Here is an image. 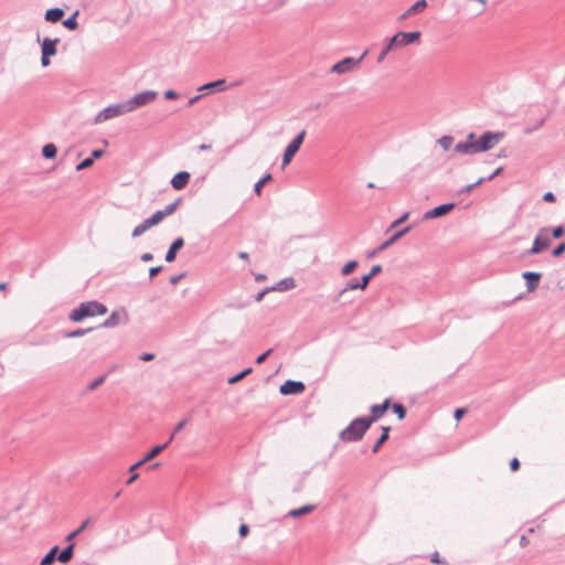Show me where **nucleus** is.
I'll return each mask as SVG.
<instances>
[{
	"mask_svg": "<svg viewBox=\"0 0 565 565\" xmlns=\"http://www.w3.org/2000/svg\"><path fill=\"white\" fill-rule=\"evenodd\" d=\"M105 313H107V307L104 303L97 300H90L81 302L74 308L68 315V319L73 322H82L86 318L103 316Z\"/></svg>",
	"mask_w": 565,
	"mask_h": 565,
	"instance_id": "obj_1",
	"label": "nucleus"
},
{
	"mask_svg": "<svg viewBox=\"0 0 565 565\" xmlns=\"http://www.w3.org/2000/svg\"><path fill=\"white\" fill-rule=\"evenodd\" d=\"M371 426L361 416L354 418L343 430L340 431L339 438L342 441L355 443L363 438Z\"/></svg>",
	"mask_w": 565,
	"mask_h": 565,
	"instance_id": "obj_2",
	"label": "nucleus"
},
{
	"mask_svg": "<svg viewBox=\"0 0 565 565\" xmlns=\"http://www.w3.org/2000/svg\"><path fill=\"white\" fill-rule=\"evenodd\" d=\"M503 138V131H484L478 139L475 138L477 153L494 148Z\"/></svg>",
	"mask_w": 565,
	"mask_h": 565,
	"instance_id": "obj_3",
	"label": "nucleus"
},
{
	"mask_svg": "<svg viewBox=\"0 0 565 565\" xmlns=\"http://www.w3.org/2000/svg\"><path fill=\"white\" fill-rule=\"evenodd\" d=\"M128 113H130V111L126 104V100L118 103V104H113V105H109V106L105 107L104 109H102L95 116L94 124H102L104 121H107L109 119H113L115 117H118V116H121V115H125Z\"/></svg>",
	"mask_w": 565,
	"mask_h": 565,
	"instance_id": "obj_4",
	"label": "nucleus"
},
{
	"mask_svg": "<svg viewBox=\"0 0 565 565\" xmlns=\"http://www.w3.org/2000/svg\"><path fill=\"white\" fill-rule=\"evenodd\" d=\"M548 232L550 230L547 227H542L539 230V233L534 237L532 247L525 252L526 256L537 255L550 247L551 237Z\"/></svg>",
	"mask_w": 565,
	"mask_h": 565,
	"instance_id": "obj_5",
	"label": "nucleus"
},
{
	"mask_svg": "<svg viewBox=\"0 0 565 565\" xmlns=\"http://www.w3.org/2000/svg\"><path fill=\"white\" fill-rule=\"evenodd\" d=\"M158 96L156 90H143L141 93L136 94L134 97L126 100V104L129 108V111H134L139 107L146 106L152 103Z\"/></svg>",
	"mask_w": 565,
	"mask_h": 565,
	"instance_id": "obj_6",
	"label": "nucleus"
},
{
	"mask_svg": "<svg viewBox=\"0 0 565 565\" xmlns=\"http://www.w3.org/2000/svg\"><path fill=\"white\" fill-rule=\"evenodd\" d=\"M306 137V130H301L285 148L282 154V167L288 166L299 151Z\"/></svg>",
	"mask_w": 565,
	"mask_h": 565,
	"instance_id": "obj_7",
	"label": "nucleus"
},
{
	"mask_svg": "<svg viewBox=\"0 0 565 565\" xmlns=\"http://www.w3.org/2000/svg\"><path fill=\"white\" fill-rule=\"evenodd\" d=\"M420 31H412V32H397L388 40L391 41V45L396 47L406 46L413 44L420 39Z\"/></svg>",
	"mask_w": 565,
	"mask_h": 565,
	"instance_id": "obj_8",
	"label": "nucleus"
},
{
	"mask_svg": "<svg viewBox=\"0 0 565 565\" xmlns=\"http://www.w3.org/2000/svg\"><path fill=\"white\" fill-rule=\"evenodd\" d=\"M366 54H367V51H364V53L359 58L345 57V58L339 61L338 63H335L331 67V72L337 73V74H345L348 72H351L354 67H356L361 63V61L364 58V56Z\"/></svg>",
	"mask_w": 565,
	"mask_h": 565,
	"instance_id": "obj_9",
	"label": "nucleus"
},
{
	"mask_svg": "<svg viewBox=\"0 0 565 565\" xmlns=\"http://www.w3.org/2000/svg\"><path fill=\"white\" fill-rule=\"evenodd\" d=\"M374 276L371 274V271H369V274H365L361 277V284H358V279L356 278H352L350 279L345 287L342 288L337 297L334 298V301H339L340 298L349 290H355V289H361V290H364L366 289V287L369 286L371 279L373 278Z\"/></svg>",
	"mask_w": 565,
	"mask_h": 565,
	"instance_id": "obj_10",
	"label": "nucleus"
},
{
	"mask_svg": "<svg viewBox=\"0 0 565 565\" xmlns=\"http://www.w3.org/2000/svg\"><path fill=\"white\" fill-rule=\"evenodd\" d=\"M411 231V226H406L399 231H397L396 233H394L388 239H386L385 242H383L381 245H379L375 249L373 250H370L367 252V255L366 257L367 258H373L375 257L380 252H383L385 250L386 248H388L390 246H392L396 241H398L399 238H402L404 235H406L408 232Z\"/></svg>",
	"mask_w": 565,
	"mask_h": 565,
	"instance_id": "obj_11",
	"label": "nucleus"
},
{
	"mask_svg": "<svg viewBox=\"0 0 565 565\" xmlns=\"http://www.w3.org/2000/svg\"><path fill=\"white\" fill-rule=\"evenodd\" d=\"M391 407V398H385L382 404H374L371 406V415L362 416L371 426L374 422L379 420L386 411Z\"/></svg>",
	"mask_w": 565,
	"mask_h": 565,
	"instance_id": "obj_12",
	"label": "nucleus"
},
{
	"mask_svg": "<svg viewBox=\"0 0 565 565\" xmlns=\"http://www.w3.org/2000/svg\"><path fill=\"white\" fill-rule=\"evenodd\" d=\"M306 390L301 381L286 380L279 387L281 395H298Z\"/></svg>",
	"mask_w": 565,
	"mask_h": 565,
	"instance_id": "obj_13",
	"label": "nucleus"
},
{
	"mask_svg": "<svg viewBox=\"0 0 565 565\" xmlns=\"http://www.w3.org/2000/svg\"><path fill=\"white\" fill-rule=\"evenodd\" d=\"M455 206L456 204L454 202L440 204L425 212L423 218L427 221L441 217L451 212L455 209Z\"/></svg>",
	"mask_w": 565,
	"mask_h": 565,
	"instance_id": "obj_14",
	"label": "nucleus"
},
{
	"mask_svg": "<svg viewBox=\"0 0 565 565\" xmlns=\"http://www.w3.org/2000/svg\"><path fill=\"white\" fill-rule=\"evenodd\" d=\"M475 138L476 135L473 132H470L465 141L456 143L455 151L468 156L476 154L477 150L475 145Z\"/></svg>",
	"mask_w": 565,
	"mask_h": 565,
	"instance_id": "obj_15",
	"label": "nucleus"
},
{
	"mask_svg": "<svg viewBox=\"0 0 565 565\" xmlns=\"http://www.w3.org/2000/svg\"><path fill=\"white\" fill-rule=\"evenodd\" d=\"M190 178L191 174L188 171H180L172 177L170 184L174 190L180 191L188 185Z\"/></svg>",
	"mask_w": 565,
	"mask_h": 565,
	"instance_id": "obj_16",
	"label": "nucleus"
},
{
	"mask_svg": "<svg viewBox=\"0 0 565 565\" xmlns=\"http://www.w3.org/2000/svg\"><path fill=\"white\" fill-rule=\"evenodd\" d=\"M542 274L537 271H524L522 278L525 280L526 289L529 292L534 291L541 280Z\"/></svg>",
	"mask_w": 565,
	"mask_h": 565,
	"instance_id": "obj_17",
	"label": "nucleus"
},
{
	"mask_svg": "<svg viewBox=\"0 0 565 565\" xmlns=\"http://www.w3.org/2000/svg\"><path fill=\"white\" fill-rule=\"evenodd\" d=\"M184 246V239L182 237H177L171 245L169 246L164 259L167 263H172L177 258L178 252Z\"/></svg>",
	"mask_w": 565,
	"mask_h": 565,
	"instance_id": "obj_18",
	"label": "nucleus"
},
{
	"mask_svg": "<svg viewBox=\"0 0 565 565\" xmlns=\"http://www.w3.org/2000/svg\"><path fill=\"white\" fill-rule=\"evenodd\" d=\"M60 42L58 38L50 39L44 38L41 42V53L46 55H55L56 54V45Z\"/></svg>",
	"mask_w": 565,
	"mask_h": 565,
	"instance_id": "obj_19",
	"label": "nucleus"
},
{
	"mask_svg": "<svg viewBox=\"0 0 565 565\" xmlns=\"http://www.w3.org/2000/svg\"><path fill=\"white\" fill-rule=\"evenodd\" d=\"M426 8H427V1L418 0L414 4H412L404 13H402L399 15L398 20H401V21L406 20L411 15L416 14Z\"/></svg>",
	"mask_w": 565,
	"mask_h": 565,
	"instance_id": "obj_20",
	"label": "nucleus"
},
{
	"mask_svg": "<svg viewBox=\"0 0 565 565\" xmlns=\"http://www.w3.org/2000/svg\"><path fill=\"white\" fill-rule=\"evenodd\" d=\"M225 89H226V81L224 78L216 79V81H213V82H209V83L203 84L202 86L199 87L200 92H203V90L223 92Z\"/></svg>",
	"mask_w": 565,
	"mask_h": 565,
	"instance_id": "obj_21",
	"label": "nucleus"
},
{
	"mask_svg": "<svg viewBox=\"0 0 565 565\" xmlns=\"http://www.w3.org/2000/svg\"><path fill=\"white\" fill-rule=\"evenodd\" d=\"M74 547L75 544L68 542L67 546H65L62 551H58L57 561L63 564L68 563L74 556Z\"/></svg>",
	"mask_w": 565,
	"mask_h": 565,
	"instance_id": "obj_22",
	"label": "nucleus"
},
{
	"mask_svg": "<svg viewBox=\"0 0 565 565\" xmlns=\"http://www.w3.org/2000/svg\"><path fill=\"white\" fill-rule=\"evenodd\" d=\"M64 10L61 8H51L45 11V20L51 23H56L64 17Z\"/></svg>",
	"mask_w": 565,
	"mask_h": 565,
	"instance_id": "obj_23",
	"label": "nucleus"
},
{
	"mask_svg": "<svg viewBox=\"0 0 565 565\" xmlns=\"http://www.w3.org/2000/svg\"><path fill=\"white\" fill-rule=\"evenodd\" d=\"M295 286V279L292 277H286L270 287V290L287 291L292 289Z\"/></svg>",
	"mask_w": 565,
	"mask_h": 565,
	"instance_id": "obj_24",
	"label": "nucleus"
},
{
	"mask_svg": "<svg viewBox=\"0 0 565 565\" xmlns=\"http://www.w3.org/2000/svg\"><path fill=\"white\" fill-rule=\"evenodd\" d=\"M316 509L315 504H306L297 509H292L287 513L288 518H300L302 515L311 513Z\"/></svg>",
	"mask_w": 565,
	"mask_h": 565,
	"instance_id": "obj_25",
	"label": "nucleus"
},
{
	"mask_svg": "<svg viewBox=\"0 0 565 565\" xmlns=\"http://www.w3.org/2000/svg\"><path fill=\"white\" fill-rule=\"evenodd\" d=\"M58 551V545L52 546L50 551L41 558L40 565H52L55 561H57Z\"/></svg>",
	"mask_w": 565,
	"mask_h": 565,
	"instance_id": "obj_26",
	"label": "nucleus"
},
{
	"mask_svg": "<svg viewBox=\"0 0 565 565\" xmlns=\"http://www.w3.org/2000/svg\"><path fill=\"white\" fill-rule=\"evenodd\" d=\"M120 323V312L113 311L110 316L104 320L97 328H114Z\"/></svg>",
	"mask_w": 565,
	"mask_h": 565,
	"instance_id": "obj_27",
	"label": "nucleus"
},
{
	"mask_svg": "<svg viewBox=\"0 0 565 565\" xmlns=\"http://www.w3.org/2000/svg\"><path fill=\"white\" fill-rule=\"evenodd\" d=\"M381 429H382V434L379 437V439L376 440V443L374 444V446L372 448V452H377L379 449L381 448V446L390 438L391 428L388 426H382Z\"/></svg>",
	"mask_w": 565,
	"mask_h": 565,
	"instance_id": "obj_28",
	"label": "nucleus"
},
{
	"mask_svg": "<svg viewBox=\"0 0 565 565\" xmlns=\"http://www.w3.org/2000/svg\"><path fill=\"white\" fill-rule=\"evenodd\" d=\"M167 447L168 443L152 447L150 451L141 459V462H148L149 460L158 456L161 451H163Z\"/></svg>",
	"mask_w": 565,
	"mask_h": 565,
	"instance_id": "obj_29",
	"label": "nucleus"
},
{
	"mask_svg": "<svg viewBox=\"0 0 565 565\" xmlns=\"http://www.w3.org/2000/svg\"><path fill=\"white\" fill-rule=\"evenodd\" d=\"M57 154V148L54 143L50 142L43 146L42 156L45 159H54Z\"/></svg>",
	"mask_w": 565,
	"mask_h": 565,
	"instance_id": "obj_30",
	"label": "nucleus"
},
{
	"mask_svg": "<svg viewBox=\"0 0 565 565\" xmlns=\"http://www.w3.org/2000/svg\"><path fill=\"white\" fill-rule=\"evenodd\" d=\"M77 14H78V11H75L72 15H70L68 18L63 20V22H62L63 26L71 31L76 30L78 28V22L76 19Z\"/></svg>",
	"mask_w": 565,
	"mask_h": 565,
	"instance_id": "obj_31",
	"label": "nucleus"
},
{
	"mask_svg": "<svg viewBox=\"0 0 565 565\" xmlns=\"http://www.w3.org/2000/svg\"><path fill=\"white\" fill-rule=\"evenodd\" d=\"M93 330H95V328H86V329L79 328V329L66 332L64 334V338L71 339V338L84 337L85 334L92 332Z\"/></svg>",
	"mask_w": 565,
	"mask_h": 565,
	"instance_id": "obj_32",
	"label": "nucleus"
},
{
	"mask_svg": "<svg viewBox=\"0 0 565 565\" xmlns=\"http://www.w3.org/2000/svg\"><path fill=\"white\" fill-rule=\"evenodd\" d=\"M271 180V174L270 173H266L263 178H260L255 184H254V192L257 194V195H260L262 194V189L263 186L269 181Z\"/></svg>",
	"mask_w": 565,
	"mask_h": 565,
	"instance_id": "obj_33",
	"label": "nucleus"
},
{
	"mask_svg": "<svg viewBox=\"0 0 565 565\" xmlns=\"http://www.w3.org/2000/svg\"><path fill=\"white\" fill-rule=\"evenodd\" d=\"M180 203H181V198H178L174 202L166 205V207L163 210H160L163 217L173 214L175 212V210L178 209V206L180 205Z\"/></svg>",
	"mask_w": 565,
	"mask_h": 565,
	"instance_id": "obj_34",
	"label": "nucleus"
},
{
	"mask_svg": "<svg viewBox=\"0 0 565 565\" xmlns=\"http://www.w3.org/2000/svg\"><path fill=\"white\" fill-rule=\"evenodd\" d=\"M253 369L252 367H246L244 369L243 371H241L239 373L231 376L228 379V384H236L238 383L241 380H243L245 376H247L249 373H252Z\"/></svg>",
	"mask_w": 565,
	"mask_h": 565,
	"instance_id": "obj_35",
	"label": "nucleus"
},
{
	"mask_svg": "<svg viewBox=\"0 0 565 565\" xmlns=\"http://www.w3.org/2000/svg\"><path fill=\"white\" fill-rule=\"evenodd\" d=\"M89 521V519H86L76 530H74L66 536V541L73 543L72 541L87 527Z\"/></svg>",
	"mask_w": 565,
	"mask_h": 565,
	"instance_id": "obj_36",
	"label": "nucleus"
},
{
	"mask_svg": "<svg viewBox=\"0 0 565 565\" xmlns=\"http://www.w3.org/2000/svg\"><path fill=\"white\" fill-rule=\"evenodd\" d=\"M392 411L396 414L398 419H404L407 413L406 407L401 403L392 404Z\"/></svg>",
	"mask_w": 565,
	"mask_h": 565,
	"instance_id": "obj_37",
	"label": "nucleus"
},
{
	"mask_svg": "<svg viewBox=\"0 0 565 565\" xmlns=\"http://www.w3.org/2000/svg\"><path fill=\"white\" fill-rule=\"evenodd\" d=\"M151 226L147 222V220H143L139 225H137L132 231V237H138L142 235L147 230H149Z\"/></svg>",
	"mask_w": 565,
	"mask_h": 565,
	"instance_id": "obj_38",
	"label": "nucleus"
},
{
	"mask_svg": "<svg viewBox=\"0 0 565 565\" xmlns=\"http://www.w3.org/2000/svg\"><path fill=\"white\" fill-rule=\"evenodd\" d=\"M437 142L439 143V146L444 149V150H449L452 146V142H454V137L452 136H443L440 137Z\"/></svg>",
	"mask_w": 565,
	"mask_h": 565,
	"instance_id": "obj_39",
	"label": "nucleus"
},
{
	"mask_svg": "<svg viewBox=\"0 0 565 565\" xmlns=\"http://www.w3.org/2000/svg\"><path fill=\"white\" fill-rule=\"evenodd\" d=\"M358 262L356 260H349L347 264L343 265V267L341 268V275L342 276H348L350 275L356 267H358Z\"/></svg>",
	"mask_w": 565,
	"mask_h": 565,
	"instance_id": "obj_40",
	"label": "nucleus"
},
{
	"mask_svg": "<svg viewBox=\"0 0 565 565\" xmlns=\"http://www.w3.org/2000/svg\"><path fill=\"white\" fill-rule=\"evenodd\" d=\"M394 49H395V46H394V45H391V41H390V40H387V42H386L385 46L382 49L381 53H380V54H379V56H377V63H382V62L385 60V57L387 56V54H388L392 50H394Z\"/></svg>",
	"mask_w": 565,
	"mask_h": 565,
	"instance_id": "obj_41",
	"label": "nucleus"
},
{
	"mask_svg": "<svg viewBox=\"0 0 565 565\" xmlns=\"http://www.w3.org/2000/svg\"><path fill=\"white\" fill-rule=\"evenodd\" d=\"M163 215L160 210L156 211L150 217L146 218L150 226L159 224L163 220Z\"/></svg>",
	"mask_w": 565,
	"mask_h": 565,
	"instance_id": "obj_42",
	"label": "nucleus"
},
{
	"mask_svg": "<svg viewBox=\"0 0 565 565\" xmlns=\"http://www.w3.org/2000/svg\"><path fill=\"white\" fill-rule=\"evenodd\" d=\"M106 377H107V374H103L98 377H96L95 380H93L88 385H87V391H94L96 390L99 385H102L105 381H106Z\"/></svg>",
	"mask_w": 565,
	"mask_h": 565,
	"instance_id": "obj_43",
	"label": "nucleus"
},
{
	"mask_svg": "<svg viewBox=\"0 0 565 565\" xmlns=\"http://www.w3.org/2000/svg\"><path fill=\"white\" fill-rule=\"evenodd\" d=\"M94 163L93 158H85L76 166V171H82L89 168Z\"/></svg>",
	"mask_w": 565,
	"mask_h": 565,
	"instance_id": "obj_44",
	"label": "nucleus"
},
{
	"mask_svg": "<svg viewBox=\"0 0 565 565\" xmlns=\"http://www.w3.org/2000/svg\"><path fill=\"white\" fill-rule=\"evenodd\" d=\"M409 216V213L408 212H405L403 215H401L398 218H396L392 224L391 226L388 227L387 231H391L392 228L394 227H397L398 225H401L402 223H404Z\"/></svg>",
	"mask_w": 565,
	"mask_h": 565,
	"instance_id": "obj_45",
	"label": "nucleus"
},
{
	"mask_svg": "<svg viewBox=\"0 0 565 565\" xmlns=\"http://www.w3.org/2000/svg\"><path fill=\"white\" fill-rule=\"evenodd\" d=\"M565 228L563 225H558L552 228V237L559 238L564 235Z\"/></svg>",
	"mask_w": 565,
	"mask_h": 565,
	"instance_id": "obj_46",
	"label": "nucleus"
},
{
	"mask_svg": "<svg viewBox=\"0 0 565 565\" xmlns=\"http://www.w3.org/2000/svg\"><path fill=\"white\" fill-rule=\"evenodd\" d=\"M565 252V242L559 243L552 250L554 257H559Z\"/></svg>",
	"mask_w": 565,
	"mask_h": 565,
	"instance_id": "obj_47",
	"label": "nucleus"
},
{
	"mask_svg": "<svg viewBox=\"0 0 565 565\" xmlns=\"http://www.w3.org/2000/svg\"><path fill=\"white\" fill-rule=\"evenodd\" d=\"M273 352V349H268L267 351H265L264 353L259 354L257 358H256V364H262L266 361V359L270 355V353Z\"/></svg>",
	"mask_w": 565,
	"mask_h": 565,
	"instance_id": "obj_48",
	"label": "nucleus"
},
{
	"mask_svg": "<svg viewBox=\"0 0 565 565\" xmlns=\"http://www.w3.org/2000/svg\"><path fill=\"white\" fill-rule=\"evenodd\" d=\"M179 94L173 89H168L164 92V98L169 100L178 99Z\"/></svg>",
	"mask_w": 565,
	"mask_h": 565,
	"instance_id": "obj_49",
	"label": "nucleus"
},
{
	"mask_svg": "<svg viewBox=\"0 0 565 565\" xmlns=\"http://www.w3.org/2000/svg\"><path fill=\"white\" fill-rule=\"evenodd\" d=\"M163 269L162 266H156L151 267L149 269V278L152 279L154 276H157L161 270Z\"/></svg>",
	"mask_w": 565,
	"mask_h": 565,
	"instance_id": "obj_50",
	"label": "nucleus"
},
{
	"mask_svg": "<svg viewBox=\"0 0 565 565\" xmlns=\"http://www.w3.org/2000/svg\"><path fill=\"white\" fill-rule=\"evenodd\" d=\"M139 359L143 362H150L154 359V354L153 353H149V352H145L142 353Z\"/></svg>",
	"mask_w": 565,
	"mask_h": 565,
	"instance_id": "obj_51",
	"label": "nucleus"
},
{
	"mask_svg": "<svg viewBox=\"0 0 565 565\" xmlns=\"http://www.w3.org/2000/svg\"><path fill=\"white\" fill-rule=\"evenodd\" d=\"M465 414H466V409L465 408H456L455 412H454V418L456 420H460Z\"/></svg>",
	"mask_w": 565,
	"mask_h": 565,
	"instance_id": "obj_52",
	"label": "nucleus"
},
{
	"mask_svg": "<svg viewBox=\"0 0 565 565\" xmlns=\"http://www.w3.org/2000/svg\"><path fill=\"white\" fill-rule=\"evenodd\" d=\"M248 532H249V527H248L247 524L243 523V524L239 525L238 533H239L241 537L246 536L248 534Z\"/></svg>",
	"mask_w": 565,
	"mask_h": 565,
	"instance_id": "obj_53",
	"label": "nucleus"
},
{
	"mask_svg": "<svg viewBox=\"0 0 565 565\" xmlns=\"http://www.w3.org/2000/svg\"><path fill=\"white\" fill-rule=\"evenodd\" d=\"M104 153H105V152H104V150H103V149H94V150L92 151V154H90V157H89V158H93V161H94L95 159H99V158H102V157L104 156Z\"/></svg>",
	"mask_w": 565,
	"mask_h": 565,
	"instance_id": "obj_54",
	"label": "nucleus"
},
{
	"mask_svg": "<svg viewBox=\"0 0 565 565\" xmlns=\"http://www.w3.org/2000/svg\"><path fill=\"white\" fill-rule=\"evenodd\" d=\"M186 423H188V420H186V419H182L181 422H179V423L175 425V427H174V429H173V431H172V433H174V435H175L177 433L181 431V430L185 427Z\"/></svg>",
	"mask_w": 565,
	"mask_h": 565,
	"instance_id": "obj_55",
	"label": "nucleus"
},
{
	"mask_svg": "<svg viewBox=\"0 0 565 565\" xmlns=\"http://www.w3.org/2000/svg\"><path fill=\"white\" fill-rule=\"evenodd\" d=\"M476 188H475V184L471 183V184H467L466 186L461 188L459 191H458V194H465V193H469L471 191H473Z\"/></svg>",
	"mask_w": 565,
	"mask_h": 565,
	"instance_id": "obj_56",
	"label": "nucleus"
},
{
	"mask_svg": "<svg viewBox=\"0 0 565 565\" xmlns=\"http://www.w3.org/2000/svg\"><path fill=\"white\" fill-rule=\"evenodd\" d=\"M519 468H520V461H519V459H518V458H515V457H514V458H513V459H511V461H510V469H511L512 471H516Z\"/></svg>",
	"mask_w": 565,
	"mask_h": 565,
	"instance_id": "obj_57",
	"label": "nucleus"
},
{
	"mask_svg": "<svg viewBox=\"0 0 565 565\" xmlns=\"http://www.w3.org/2000/svg\"><path fill=\"white\" fill-rule=\"evenodd\" d=\"M503 171V167L497 168L488 178L489 181H492L495 177L500 175Z\"/></svg>",
	"mask_w": 565,
	"mask_h": 565,
	"instance_id": "obj_58",
	"label": "nucleus"
},
{
	"mask_svg": "<svg viewBox=\"0 0 565 565\" xmlns=\"http://www.w3.org/2000/svg\"><path fill=\"white\" fill-rule=\"evenodd\" d=\"M50 58H51V55L42 54V56H41V65H42L43 67L49 66V65H50V63H51V60H50Z\"/></svg>",
	"mask_w": 565,
	"mask_h": 565,
	"instance_id": "obj_59",
	"label": "nucleus"
},
{
	"mask_svg": "<svg viewBox=\"0 0 565 565\" xmlns=\"http://www.w3.org/2000/svg\"><path fill=\"white\" fill-rule=\"evenodd\" d=\"M430 562L431 563H435V564H441L444 563L439 556V553L438 552H435L430 555Z\"/></svg>",
	"mask_w": 565,
	"mask_h": 565,
	"instance_id": "obj_60",
	"label": "nucleus"
},
{
	"mask_svg": "<svg viewBox=\"0 0 565 565\" xmlns=\"http://www.w3.org/2000/svg\"><path fill=\"white\" fill-rule=\"evenodd\" d=\"M545 122V118L541 119L539 122H536V125L533 127V128H529L525 130V132L530 134V132H533L537 129H540Z\"/></svg>",
	"mask_w": 565,
	"mask_h": 565,
	"instance_id": "obj_61",
	"label": "nucleus"
},
{
	"mask_svg": "<svg viewBox=\"0 0 565 565\" xmlns=\"http://www.w3.org/2000/svg\"><path fill=\"white\" fill-rule=\"evenodd\" d=\"M543 200H544L545 202H554V201L556 200V198H555V195H554V193H553V192H546V193H544V195H543Z\"/></svg>",
	"mask_w": 565,
	"mask_h": 565,
	"instance_id": "obj_62",
	"label": "nucleus"
},
{
	"mask_svg": "<svg viewBox=\"0 0 565 565\" xmlns=\"http://www.w3.org/2000/svg\"><path fill=\"white\" fill-rule=\"evenodd\" d=\"M184 276H185V274H184V273H181V274H179V275L172 276V277L170 278V284H172V285L178 284V282H179V281H180Z\"/></svg>",
	"mask_w": 565,
	"mask_h": 565,
	"instance_id": "obj_63",
	"label": "nucleus"
},
{
	"mask_svg": "<svg viewBox=\"0 0 565 565\" xmlns=\"http://www.w3.org/2000/svg\"><path fill=\"white\" fill-rule=\"evenodd\" d=\"M203 95H195L193 97H191L188 102V106L191 107L193 106L194 104H196L201 98H202Z\"/></svg>",
	"mask_w": 565,
	"mask_h": 565,
	"instance_id": "obj_64",
	"label": "nucleus"
}]
</instances>
